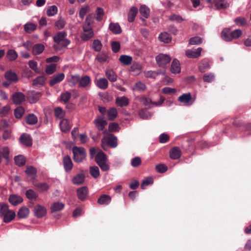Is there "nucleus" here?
I'll list each match as a JSON object with an SVG mask.
<instances>
[{
	"label": "nucleus",
	"mask_w": 251,
	"mask_h": 251,
	"mask_svg": "<svg viewBox=\"0 0 251 251\" xmlns=\"http://www.w3.org/2000/svg\"><path fill=\"white\" fill-rule=\"evenodd\" d=\"M95 162H96L102 171H107L109 169L107 156L100 150H99L97 153L95 151Z\"/></svg>",
	"instance_id": "obj_1"
},
{
	"label": "nucleus",
	"mask_w": 251,
	"mask_h": 251,
	"mask_svg": "<svg viewBox=\"0 0 251 251\" xmlns=\"http://www.w3.org/2000/svg\"><path fill=\"white\" fill-rule=\"evenodd\" d=\"M93 17L92 16H88L83 26V33L81 35L82 40L87 41L93 36Z\"/></svg>",
	"instance_id": "obj_2"
},
{
	"label": "nucleus",
	"mask_w": 251,
	"mask_h": 251,
	"mask_svg": "<svg viewBox=\"0 0 251 251\" xmlns=\"http://www.w3.org/2000/svg\"><path fill=\"white\" fill-rule=\"evenodd\" d=\"M15 213L9 209L8 206L2 204L0 207V216L3 218V222L8 223L12 221L15 217Z\"/></svg>",
	"instance_id": "obj_3"
},
{
	"label": "nucleus",
	"mask_w": 251,
	"mask_h": 251,
	"mask_svg": "<svg viewBox=\"0 0 251 251\" xmlns=\"http://www.w3.org/2000/svg\"><path fill=\"white\" fill-rule=\"evenodd\" d=\"M242 32L240 29H236L230 31L229 29H224L222 33L221 36L223 40L226 41H231L233 39L238 38L241 35Z\"/></svg>",
	"instance_id": "obj_4"
},
{
	"label": "nucleus",
	"mask_w": 251,
	"mask_h": 251,
	"mask_svg": "<svg viewBox=\"0 0 251 251\" xmlns=\"http://www.w3.org/2000/svg\"><path fill=\"white\" fill-rule=\"evenodd\" d=\"M73 158L75 162L80 163L86 158V151L82 147H74L72 149Z\"/></svg>",
	"instance_id": "obj_5"
},
{
	"label": "nucleus",
	"mask_w": 251,
	"mask_h": 251,
	"mask_svg": "<svg viewBox=\"0 0 251 251\" xmlns=\"http://www.w3.org/2000/svg\"><path fill=\"white\" fill-rule=\"evenodd\" d=\"M66 33L64 31H61L58 33L54 37V41L57 44L60 45L62 47H66L70 44V41L65 39Z\"/></svg>",
	"instance_id": "obj_6"
},
{
	"label": "nucleus",
	"mask_w": 251,
	"mask_h": 251,
	"mask_svg": "<svg viewBox=\"0 0 251 251\" xmlns=\"http://www.w3.org/2000/svg\"><path fill=\"white\" fill-rule=\"evenodd\" d=\"M103 142L105 143L109 147L115 148L117 146V138L112 134L104 136L102 139Z\"/></svg>",
	"instance_id": "obj_7"
},
{
	"label": "nucleus",
	"mask_w": 251,
	"mask_h": 251,
	"mask_svg": "<svg viewBox=\"0 0 251 251\" xmlns=\"http://www.w3.org/2000/svg\"><path fill=\"white\" fill-rule=\"evenodd\" d=\"M171 60L170 56L167 54H159L156 57V61L157 64L160 67H164Z\"/></svg>",
	"instance_id": "obj_8"
},
{
	"label": "nucleus",
	"mask_w": 251,
	"mask_h": 251,
	"mask_svg": "<svg viewBox=\"0 0 251 251\" xmlns=\"http://www.w3.org/2000/svg\"><path fill=\"white\" fill-rule=\"evenodd\" d=\"M33 212L35 216L40 218L46 215L47 210L45 206L40 204H37L34 206Z\"/></svg>",
	"instance_id": "obj_9"
},
{
	"label": "nucleus",
	"mask_w": 251,
	"mask_h": 251,
	"mask_svg": "<svg viewBox=\"0 0 251 251\" xmlns=\"http://www.w3.org/2000/svg\"><path fill=\"white\" fill-rule=\"evenodd\" d=\"M202 50L201 48H198L195 50H186V55L190 58H196L200 57Z\"/></svg>",
	"instance_id": "obj_10"
},
{
	"label": "nucleus",
	"mask_w": 251,
	"mask_h": 251,
	"mask_svg": "<svg viewBox=\"0 0 251 251\" xmlns=\"http://www.w3.org/2000/svg\"><path fill=\"white\" fill-rule=\"evenodd\" d=\"M85 180V175L81 172L75 175L72 179V183L75 185H81Z\"/></svg>",
	"instance_id": "obj_11"
},
{
	"label": "nucleus",
	"mask_w": 251,
	"mask_h": 251,
	"mask_svg": "<svg viewBox=\"0 0 251 251\" xmlns=\"http://www.w3.org/2000/svg\"><path fill=\"white\" fill-rule=\"evenodd\" d=\"M181 154L180 149L178 147L172 148L169 152L171 158L176 160L180 158Z\"/></svg>",
	"instance_id": "obj_12"
},
{
	"label": "nucleus",
	"mask_w": 251,
	"mask_h": 251,
	"mask_svg": "<svg viewBox=\"0 0 251 251\" xmlns=\"http://www.w3.org/2000/svg\"><path fill=\"white\" fill-rule=\"evenodd\" d=\"M115 103L118 106L123 107L127 106L129 103V100L125 96L117 97Z\"/></svg>",
	"instance_id": "obj_13"
},
{
	"label": "nucleus",
	"mask_w": 251,
	"mask_h": 251,
	"mask_svg": "<svg viewBox=\"0 0 251 251\" xmlns=\"http://www.w3.org/2000/svg\"><path fill=\"white\" fill-rule=\"evenodd\" d=\"M95 124L100 130H103L105 126L107 125V122L106 120L104 119L102 116H98L97 119H95Z\"/></svg>",
	"instance_id": "obj_14"
},
{
	"label": "nucleus",
	"mask_w": 251,
	"mask_h": 251,
	"mask_svg": "<svg viewBox=\"0 0 251 251\" xmlns=\"http://www.w3.org/2000/svg\"><path fill=\"white\" fill-rule=\"evenodd\" d=\"M96 59L100 63L108 62L109 56L106 51H102L97 54Z\"/></svg>",
	"instance_id": "obj_15"
},
{
	"label": "nucleus",
	"mask_w": 251,
	"mask_h": 251,
	"mask_svg": "<svg viewBox=\"0 0 251 251\" xmlns=\"http://www.w3.org/2000/svg\"><path fill=\"white\" fill-rule=\"evenodd\" d=\"M10 151L7 147H0V163L2 159L8 160L9 157Z\"/></svg>",
	"instance_id": "obj_16"
},
{
	"label": "nucleus",
	"mask_w": 251,
	"mask_h": 251,
	"mask_svg": "<svg viewBox=\"0 0 251 251\" xmlns=\"http://www.w3.org/2000/svg\"><path fill=\"white\" fill-rule=\"evenodd\" d=\"M65 77V75L63 73H60L57 75H54L52 77L50 81V85L53 86L58 83L62 81Z\"/></svg>",
	"instance_id": "obj_17"
},
{
	"label": "nucleus",
	"mask_w": 251,
	"mask_h": 251,
	"mask_svg": "<svg viewBox=\"0 0 251 251\" xmlns=\"http://www.w3.org/2000/svg\"><path fill=\"white\" fill-rule=\"evenodd\" d=\"M72 126L71 122L67 119H63L60 123V127L62 131L67 132Z\"/></svg>",
	"instance_id": "obj_18"
},
{
	"label": "nucleus",
	"mask_w": 251,
	"mask_h": 251,
	"mask_svg": "<svg viewBox=\"0 0 251 251\" xmlns=\"http://www.w3.org/2000/svg\"><path fill=\"white\" fill-rule=\"evenodd\" d=\"M23 201V198L19 195L12 194L11 195L9 198V202L13 205H18L22 202Z\"/></svg>",
	"instance_id": "obj_19"
},
{
	"label": "nucleus",
	"mask_w": 251,
	"mask_h": 251,
	"mask_svg": "<svg viewBox=\"0 0 251 251\" xmlns=\"http://www.w3.org/2000/svg\"><path fill=\"white\" fill-rule=\"evenodd\" d=\"M25 100V95L21 92H18L14 94L12 96V100L14 103L16 104H20Z\"/></svg>",
	"instance_id": "obj_20"
},
{
	"label": "nucleus",
	"mask_w": 251,
	"mask_h": 251,
	"mask_svg": "<svg viewBox=\"0 0 251 251\" xmlns=\"http://www.w3.org/2000/svg\"><path fill=\"white\" fill-rule=\"evenodd\" d=\"M63 163L66 171H70L72 170L73 164L72 160L69 156L67 155L63 158Z\"/></svg>",
	"instance_id": "obj_21"
},
{
	"label": "nucleus",
	"mask_w": 251,
	"mask_h": 251,
	"mask_svg": "<svg viewBox=\"0 0 251 251\" xmlns=\"http://www.w3.org/2000/svg\"><path fill=\"white\" fill-rule=\"evenodd\" d=\"M105 76L112 82H115L117 80V75L112 69L106 70L105 71Z\"/></svg>",
	"instance_id": "obj_22"
},
{
	"label": "nucleus",
	"mask_w": 251,
	"mask_h": 251,
	"mask_svg": "<svg viewBox=\"0 0 251 251\" xmlns=\"http://www.w3.org/2000/svg\"><path fill=\"white\" fill-rule=\"evenodd\" d=\"M138 12V8L135 6H132L129 10L127 15V20L129 22H133Z\"/></svg>",
	"instance_id": "obj_23"
},
{
	"label": "nucleus",
	"mask_w": 251,
	"mask_h": 251,
	"mask_svg": "<svg viewBox=\"0 0 251 251\" xmlns=\"http://www.w3.org/2000/svg\"><path fill=\"white\" fill-rule=\"evenodd\" d=\"M109 30L115 34H120L122 30L118 23H111L109 25Z\"/></svg>",
	"instance_id": "obj_24"
},
{
	"label": "nucleus",
	"mask_w": 251,
	"mask_h": 251,
	"mask_svg": "<svg viewBox=\"0 0 251 251\" xmlns=\"http://www.w3.org/2000/svg\"><path fill=\"white\" fill-rule=\"evenodd\" d=\"M180 70L179 62L176 59H174L170 68L171 72L173 74L179 73Z\"/></svg>",
	"instance_id": "obj_25"
},
{
	"label": "nucleus",
	"mask_w": 251,
	"mask_h": 251,
	"mask_svg": "<svg viewBox=\"0 0 251 251\" xmlns=\"http://www.w3.org/2000/svg\"><path fill=\"white\" fill-rule=\"evenodd\" d=\"M192 99L191 93H184L179 96L178 100L181 103H188Z\"/></svg>",
	"instance_id": "obj_26"
},
{
	"label": "nucleus",
	"mask_w": 251,
	"mask_h": 251,
	"mask_svg": "<svg viewBox=\"0 0 251 251\" xmlns=\"http://www.w3.org/2000/svg\"><path fill=\"white\" fill-rule=\"evenodd\" d=\"M29 209L25 207H22L18 211L17 215L20 219L26 218L29 214Z\"/></svg>",
	"instance_id": "obj_27"
},
{
	"label": "nucleus",
	"mask_w": 251,
	"mask_h": 251,
	"mask_svg": "<svg viewBox=\"0 0 251 251\" xmlns=\"http://www.w3.org/2000/svg\"><path fill=\"white\" fill-rule=\"evenodd\" d=\"M111 200V197L106 194L102 195L98 200V203L100 205H107Z\"/></svg>",
	"instance_id": "obj_28"
},
{
	"label": "nucleus",
	"mask_w": 251,
	"mask_h": 251,
	"mask_svg": "<svg viewBox=\"0 0 251 251\" xmlns=\"http://www.w3.org/2000/svg\"><path fill=\"white\" fill-rule=\"evenodd\" d=\"M119 60L123 65L128 66L131 63L132 57L127 55H122L120 56Z\"/></svg>",
	"instance_id": "obj_29"
},
{
	"label": "nucleus",
	"mask_w": 251,
	"mask_h": 251,
	"mask_svg": "<svg viewBox=\"0 0 251 251\" xmlns=\"http://www.w3.org/2000/svg\"><path fill=\"white\" fill-rule=\"evenodd\" d=\"M97 86L102 90H105L108 86V80L104 77L98 79L96 82Z\"/></svg>",
	"instance_id": "obj_30"
},
{
	"label": "nucleus",
	"mask_w": 251,
	"mask_h": 251,
	"mask_svg": "<svg viewBox=\"0 0 251 251\" xmlns=\"http://www.w3.org/2000/svg\"><path fill=\"white\" fill-rule=\"evenodd\" d=\"M77 196L79 199L84 200L88 194V189L86 187H82L77 189Z\"/></svg>",
	"instance_id": "obj_31"
},
{
	"label": "nucleus",
	"mask_w": 251,
	"mask_h": 251,
	"mask_svg": "<svg viewBox=\"0 0 251 251\" xmlns=\"http://www.w3.org/2000/svg\"><path fill=\"white\" fill-rule=\"evenodd\" d=\"M4 76L5 78L9 82H16L18 81L17 75L11 71L5 73Z\"/></svg>",
	"instance_id": "obj_32"
},
{
	"label": "nucleus",
	"mask_w": 251,
	"mask_h": 251,
	"mask_svg": "<svg viewBox=\"0 0 251 251\" xmlns=\"http://www.w3.org/2000/svg\"><path fill=\"white\" fill-rule=\"evenodd\" d=\"M213 3L217 9H225L228 6V3L225 0H214Z\"/></svg>",
	"instance_id": "obj_33"
},
{
	"label": "nucleus",
	"mask_w": 251,
	"mask_h": 251,
	"mask_svg": "<svg viewBox=\"0 0 251 251\" xmlns=\"http://www.w3.org/2000/svg\"><path fill=\"white\" fill-rule=\"evenodd\" d=\"M40 93L33 91L29 93L28 99L30 103H34L40 99Z\"/></svg>",
	"instance_id": "obj_34"
},
{
	"label": "nucleus",
	"mask_w": 251,
	"mask_h": 251,
	"mask_svg": "<svg viewBox=\"0 0 251 251\" xmlns=\"http://www.w3.org/2000/svg\"><path fill=\"white\" fill-rule=\"evenodd\" d=\"M104 15V9L101 7H98L95 10V20L98 22H101Z\"/></svg>",
	"instance_id": "obj_35"
},
{
	"label": "nucleus",
	"mask_w": 251,
	"mask_h": 251,
	"mask_svg": "<svg viewBox=\"0 0 251 251\" xmlns=\"http://www.w3.org/2000/svg\"><path fill=\"white\" fill-rule=\"evenodd\" d=\"M37 25L32 23H27L24 25L25 31L28 33L33 32L37 28Z\"/></svg>",
	"instance_id": "obj_36"
},
{
	"label": "nucleus",
	"mask_w": 251,
	"mask_h": 251,
	"mask_svg": "<svg viewBox=\"0 0 251 251\" xmlns=\"http://www.w3.org/2000/svg\"><path fill=\"white\" fill-rule=\"evenodd\" d=\"M209 68L210 65L208 61L206 59H203L199 67L200 71L201 73H204Z\"/></svg>",
	"instance_id": "obj_37"
},
{
	"label": "nucleus",
	"mask_w": 251,
	"mask_h": 251,
	"mask_svg": "<svg viewBox=\"0 0 251 251\" xmlns=\"http://www.w3.org/2000/svg\"><path fill=\"white\" fill-rule=\"evenodd\" d=\"M108 119L110 121H114L118 115V112L116 108H110L107 112Z\"/></svg>",
	"instance_id": "obj_38"
},
{
	"label": "nucleus",
	"mask_w": 251,
	"mask_h": 251,
	"mask_svg": "<svg viewBox=\"0 0 251 251\" xmlns=\"http://www.w3.org/2000/svg\"><path fill=\"white\" fill-rule=\"evenodd\" d=\"M20 140L22 144L26 146H30L32 145V140L29 135L23 134L20 137Z\"/></svg>",
	"instance_id": "obj_39"
},
{
	"label": "nucleus",
	"mask_w": 251,
	"mask_h": 251,
	"mask_svg": "<svg viewBox=\"0 0 251 251\" xmlns=\"http://www.w3.org/2000/svg\"><path fill=\"white\" fill-rule=\"evenodd\" d=\"M25 173L30 177L34 178L36 175V170L33 166H28L25 170Z\"/></svg>",
	"instance_id": "obj_40"
},
{
	"label": "nucleus",
	"mask_w": 251,
	"mask_h": 251,
	"mask_svg": "<svg viewBox=\"0 0 251 251\" xmlns=\"http://www.w3.org/2000/svg\"><path fill=\"white\" fill-rule=\"evenodd\" d=\"M64 204L60 202H54L50 207V210L51 212H55L63 209Z\"/></svg>",
	"instance_id": "obj_41"
},
{
	"label": "nucleus",
	"mask_w": 251,
	"mask_h": 251,
	"mask_svg": "<svg viewBox=\"0 0 251 251\" xmlns=\"http://www.w3.org/2000/svg\"><path fill=\"white\" fill-rule=\"evenodd\" d=\"M45 80V76H39L33 80L32 84L34 86H41L44 84Z\"/></svg>",
	"instance_id": "obj_42"
},
{
	"label": "nucleus",
	"mask_w": 251,
	"mask_h": 251,
	"mask_svg": "<svg viewBox=\"0 0 251 251\" xmlns=\"http://www.w3.org/2000/svg\"><path fill=\"white\" fill-rule=\"evenodd\" d=\"M139 12L141 15L145 18H148L150 14V9L145 5H141L140 7Z\"/></svg>",
	"instance_id": "obj_43"
},
{
	"label": "nucleus",
	"mask_w": 251,
	"mask_h": 251,
	"mask_svg": "<svg viewBox=\"0 0 251 251\" xmlns=\"http://www.w3.org/2000/svg\"><path fill=\"white\" fill-rule=\"evenodd\" d=\"M158 38L164 43H169L171 40L170 35L167 32L161 33L159 34Z\"/></svg>",
	"instance_id": "obj_44"
},
{
	"label": "nucleus",
	"mask_w": 251,
	"mask_h": 251,
	"mask_svg": "<svg viewBox=\"0 0 251 251\" xmlns=\"http://www.w3.org/2000/svg\"><path fill=\"white\" fill-rule=\"evenodd\" d=\"M90 82V79L87 76H84L79 78V84L80 87H84L88 86Z\"/></svg>",
	"instance_id": "obj_45"
},
{
	"label": "nucleus",
	"mask_w": 251,
	"mask_h": 251,
	"mask_svg": "<svg viewBox=\"0 0 251 251\" xmlns=\"http://www.w3.org/2000/svg\"><path fill=\"white\" fill-rule=\"evenodd\" d=\"M58 8L55 5L49 6L47 10V14L48 16H53L57 14Z\"/></svg>",
	"instance_id": "obj_46"
},
{
	"label": "nucleus",
	"mask_w": 251,
	"mask_h": 251,
	"mask_svg": "<svg viewBox=\"0 0 251 251\" xmlns=\"http://www.w3.org/2000/svg\"><path fill=\"white\" fill-rule=\"evenodd\" d=\"M7 57L10 61L16 60L18 57V54L14 50H10L7 52Z\"/></svg>",
	"instance_id": "obj_47"
},
{
	"label": "nucleus",
	"mask_w": 251,
	"mask_h": 251,
	"mask_svg": "<svg viewBox=\"0 0 251 251\" xmlns=\"http://www.w3.org/2000/svg\"><path fill=\"white\" fill-rule=\"evenodd\" d=\"M14 160L15 164L19 166H23L25 163V158L24 156L22 155L15 156L14 158Z\"/></svg>",
	"instance_id": "obj_48"
},
{
	"label": "nucleus",
	"mask_w": 251,
	"mask_h": 251,
	"mask_svg": "<svg viewBox=\"0 0 251 251\" xmlns=\"http://www.w3.org/2000/svg\"><path fill=\"white\" fill-rule=\"evenodd\" d=\"M25 121L29 125H34L37 122V118L34 114H29L26 117Z\"/></svg>",
	"instance_id": "obj_49"
},
{
	"label": "nucleus",
	"mask_w": 251,
	"mask_h": 251,
	"mask_svg": "<svg viewBox=\"0 0 251 251\" xmlns=\"http://www.w3.org/2000/svg\"><path fill=\"white\" fill-rule=\"evenodd\" d=\"M25 195L26 198L29 200L36 199L38 197V195L31 189L27 190Z\"/></svg>",
	"instance_id": "obj_50"
},
{
	"label": "nucleus",
	"mask_w": 251,
	"mask_h": 251,
	"mask_svg": "<svg viewBox=\"0 0 251 251\" xmlns=\"http://www.w3.org/2000/svg\"><path fill=\"white\" fill-rule=\"evenodd\" d=\"M44 50V46L42 44H36L33 47V53L34 54L41 53Z\"/></svg>",
	"instance_id": "obj_51"
},
{
	"label": "nucleus",
	"mask_w": 251,
	"mask_h": 251,
	"mask_svg": "<svg viewBox=\"0 0 251 251\" xmlns=\"http://www.w3.org/2000/svg\"><path fill=\"white\" fill-rule=\"evenodd\" d=\"M99 96H100L101 100H102L104 102H109L113 100L112 96L109 95L107 93H100Z\"/></svg>",
	"instance_id": "obj_52"
},
{
	"label": "nucleus",
	"mask_w": 251,
	"mask_h": 251,
	"mask_svg": "<svg viewBox=\"0 0 251 251\" xmlns=\"http://www.w3.org/2000/svg\"><path fill=\"white\" fill-rule=\"evenodd\" d=\"M25 113V109L21 106H19L15 109L14 115L16 118H21Z\"/></svg>",
	"instance_id": "obj_53"
},
{
	"label": "nucleus",
	"mask_w": 251,
	"mask_h": 251,
	"mask_svg": "<svg viewBox=\"0 0 251 251\" xmlns=\"http://www.w3.org/2000/svg\"><path fill=\"white\" fill-rule=\"evenodd\" d=\"M146 86L145 84L141 82H137L133 87V90L139 92H142L146 90Z\"/></svg>",
	"instance_id": "obj_54"
},
{
	"label": "nucleus",
	"mask_w": 251,
	"mask_h": 251,
	"mask_svg": "<svg viewBox=\"0 0 251 251\" xmlns=\"http://www.w3.org/2000/svg\"><path fill=\"white\" fill-rule=\"evenodd\" d=\"M56 65L55 64H51L47 65L45 70L46 73L48 75H51L56 71Z\"/></svg>",
	"instance_id": "obj_55"
},
{
	"label": "nucleus",
	"mask_w": 251,
	"mask_h": 251,
	"mask_svg": "<svg viewBox=\"0 0 251 251\" xmlns=\"http://www.w3.org/2000/svg\"><path fill=\"white\" fill-rule=\"evenodd\" d=\"M54 113L55 116L59 119L63 118L65 116V112L60 107L55 108Z\"/></svg>",
	"instance_id": "obj_56"
},
{
	"label": "nucleus",
	"mask_w": 251,
	"mask_h": 251,
	"mask_svg": "<svg viewBox=\"0 0 251 251\" xmlns=\"http://www.w3.org/2000/svg\"><path fill=\"white\" fill-rule=\"evenodd\" d=\"M28 65L30 69L33 70L35 73H39L40 72V70L38 68V64L36 62L30 60L28 61Z\"/></svg>",
	"instance_id": "obj_57"
},
{
	"label": "nucleus",
	"mask_w": 251,
	"mask_h": 251,
	"mask_svg": "<svg viewBox=\"0 0 251 251\" xmlns=\"http://www.w3.org/2000/svg\"><path fill=\"white\" fill-rule=\"evenodd\" d=\"M65 25V21L62 18H59L55 23V26L58 29L63 28L64 27Z\"/></svg>",
	"instance_id": "obj_58"
},
{
	"label": "nucleus",
	"mask_w": 251,
	"mask_h": 251,
	"mask_svg": "<svg viewBox=\"0 0 251 251\" xmlns=\"http://www.w3.org/2000/svg\"><path fill=\"white\" fill-rule=\"evenodd\" d=\"M119 129V126L116 123H111L109 125L108 129L110 132H117Z\"/></svg>",
	"instance_id": "obj_59"
},
{
	"label": "nucleus",
	"mask_w": 251,
	"mask_h": 251,
	"mask_svg": "<svg viewBox=\"0 0 251 251\" xmlns=\"http://www.w3.org/2000/svg\"><path fill=\"white\" fill-rule=\"evenodd\" d=\"M155 170L160 173H165L167 170V167L164 164H159L155 166Z\"/></svg>",
	"instance_id": "obj_60"
},
{
	"label": "nucleus",
	"mask_w": 251,
	"mask_h": 251,
	"mask_svg": "<svg viewBox=\"0 0 251 251\" xmlns=\"http://www.w3.org/2000/svg\"><path fill=\"white\" fill-rule=\"evenodd\" d=\"M169 19L172 21L176 22L178 23L182 22L184 20L180 16L175 14L171 15Z\"/></svg>",
	"instance_id": "obj_61"
},
{
	"label": "nucleus",
	"mask_w": 251,
	"mask_h": 251,
	"mask_svg": "<svg viewBox=\"0 0 251 251\" xmlns=\"http://www.w3.org/2000/svg\"><path fill=\"white\" fill-rule=\"evenodd\" d=\"M141 159L139 157H135L131 159V165L133 167H137L141 165Z\"/></svg>",
	"instance_id": "obj_62"
},
{
	"label": "nucleus",
	"mask_w": 251,
	"mask_h": 251,
	"mask_svg": "<svg viewBox=\"0 0 251 251\" xmlns=\"http://www.w3.org/2000/svg\"><path fill=\"white\" fill-rule=\"evenodd\" d=\"M201 38L198 36L192 37L189 40V43L191 45H198L201 43Z\"/></svg>",
	"instance_id": "obj_63"
},
{
	"label": "nucleus",
	"mask_w": 251,
	"mask_h": 251,
	"mask_svg": "<svg viewBox=\"0 0 251 251\" xmlns=\"http://www.w3.org/2000/svg\"><path fill=\"white\" fill-rule=\"evenodd\" d=\"M79 81V76L78 75H71V77L68 79V82L72 85H75Z\"/></svg>",
	"instance_id": "obj_64"
}]
</instances>
